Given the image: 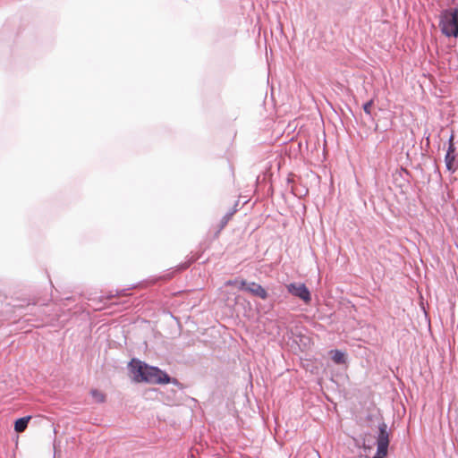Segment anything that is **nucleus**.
<instances>
[{
	"label": "nucleus",
	"mask_w": 458,
	"mask_h": 458,
	"mask_svg": "<svg viewBox=\"0 0 458 458\" xmlns=\"http://www.w3.org/2000/svg\"><path fill=\"white\" fill-rule=\"evenodd\" d=\"M287 290L290 293L300 298L305 303H309L310 301V293L304 284H289L287 285Z\"/></svg>",
	"instance_id": "nucleus-4"
},
{
	"label": "nucleus",
	"mask_w": 458,
	"mask_h": 458,
	"mask_svg": "<svg viewBox=\"0 0 458 458\" xmlns=\"http://www.w3.org/2000/svg\"><path fill=\"white\" fill-rule=\"evenodd\" d=\"M373 101L369 100L363 105V110L367 114H370V109L372 106Z\"/></svg>",
	"instance_id": "nucleus-11"
},
{
	"label": "nucleus",
	"mask_w": 458,
	"mask_h": 458,
	"mask_svg": "<svg viewBox=\"0 0 458 458\" xmlns=\"http://www.w3.org/2000/svg\"><path fill=\"white\" fill-rule=\"evenodd\" d=\"M439 28L446 37H458V9L443 10L439 15Z\"/></svg>",
	"instance_id": "nucleus-2"
},
{
	"label": "nucleus",
	"mask_w": 458,
	"mask_h": 458,
	"mask_svg": "<svg viewBox=\"0 0 458 458\" xmlns=\"http://www.w3.org/2000/svg\"><path fill=\"white\" fill-rule=\"evenodd\" d=\"M446 169L454 174L458 169V159L456 154L446 153L445 157Z\"/></svg>",
	"instance_id": "nucleus-6"
},
{
	"label": "nucleus",
	"mask_w": 458,
	"mask_h": 458,
	"mask_svg": "<svg viewBox=\"0 0 458 458\" xmlns=\"http://www.w3.org/2000/svg\"><path fill=\"white\" fill-rule=\"evenodd\" d=\"M332 360L337 364H343L345 362V354L339 351H332Z\"/></svg>",
	"instance_id": "nucleus-8"
},
{
	"label": "nucleus",
	"mask_w": 458,
	"mask_h": 458,
	"mask_svg": "<svg viewBox=\"0 0 458 458\" xmlns=\"http://www.w3.org/2000/svg\"><path fill=\"white\" fill-rule=\"evenodd\" d=\"M446 153L455 154V147L454 144V135L452 134L448 140V149Z\"/></svg>",
	"instance_id": "nucleus-10"
},
{
	"label": "nucleus",
	"mask_w": 458,
	"mask_h": 458,
	"mask_svg": "<svg viewBox=\"0 0 458 458\" xmlns=\"http://www.w3.org/2000/svg\"><path fill=\"white\" fill-rule=\"evenodd\" d=\"M90 394L95 402L99 403L105 402L106 396L102 392H100L97 389H93L90 391Z\"/></svg>",
	"instance_id": "nucleus-9"
},
{
	"label": "nucleus",
	"mask_w": 458,
	"mask_h": 458,
	"mask_svg": "<svg viewBox=\"0 0 458 458\" xmlns=\"http://www.w3.org/2000/svg\"><path fill=\"white\" fill-rule=\"evenodd\" d=\"M234 284V283H233V282H231V281H228V282H227V284Z\"/></svg>",
	"instance_id": "nucleus-12"
},
{
	"label": "nucleus",
	"mask_w": 458,
	"mask_h": 458,
	"mask_svg": "<svg viewBox=\"0 0 458 458\" xmlns=\"http://www.w3.org/2000/svg\"><path fill=\"white\" fill-rule=\"evenodd\" d=\"M30 420V416H27V417H22L19 420H17L15 421V424H14V429L15 431L17 432H22L25 430V428H27L28 426V423Z\"/></svg>",
	"instance_id": "nucleus-7"
},
{
	"label": "nucleus",
	"mask_w": 458,
	"mask_h": 458,
	"mask_svg": "<svg viewBox=\"0 0 458 458\" xmlns=\"http://www.w3.org/2000/svg\"><path fill=\"white\" fill-rule=\"evenodd\" d=\"M239 288L245 290L255 296L260 297L261 299H266L267 297L266 290L260 284L254 282L247 283L246 281L242 280L239 283Z\"/></svg>",
	"instance_id": "nucleus-5"
},
{
	"label": "nucleus",
	"mask_w": 458,
	"mask_h": 458,
	"mask_svg": "<svg viewBox=\"0 0 458 458\" xmlns=\"http://www.w3.org/2000/svg\"><path fill=\"white\" fill-rule=\"evenodd\" d=\"M132 379L136 382L149 384H165L170 381L169 376L157 367L148 366L138 360L130 362Z\"/></svg>",
	"instance_id": "nucleus-1"
},
{
	"label": "nucleus",
	"mask_w": 458,
	"mask_h": 458,
	"mask_svg": "<svg viewBox=\"0 0 458 458\" xmlns=\"http://www.w3.org/2000/svg\"><path fill=\"white\" fill-rule=\"evenodd\" d=\"M389 445V433L387 425L382 422L378 425V435L377 437V453L373 458H385L387 454Z\"/></svg>",
	"instance_id": "nucleus-3"
}]
</instances>
